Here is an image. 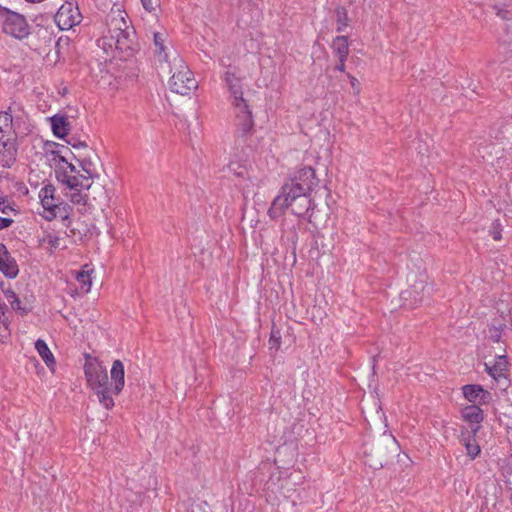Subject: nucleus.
Segmentation results:
<instances>
[{
	"label": "nucleus",
	"mask_w": 512,
	"mask_h": 512,
	"mask_svg": "<svg viewBox=\"0 0 512 512\" xmlns=\"http://www.w3.org/2000/svg\"><path fill=\"white\" fill-rule=\"evenodd\" d=\"M227 169L229 170V172H231L233 175H235L238 178L244 179V178L248 177V174H249L248 166L245 161L244 162L231 161L227 165Z\"/></svg>",
	"instance_id": "obj_27"
},
{
	"label": "nucleus",
	"mask_w": 512,
	"mask_h": 512,
	"mask_svg": "<svg viewBox=\"0 0 512 512\" xmlns=\"http://www.w3.org/2000/svg\"><path fill=\"white\" fill-rule=\"evenodd\" d=\"M489 337L493 342H499L501 339V331L498 328L493 327L490 329Z\"/></svg>",
	"instance_id": "obj_36"
},
{
	"label": "nucleus",
	"mask_w": 512,
	"mask_h": 512,
	"mask_svg": "<svg viewBox=\"0 0 512 512\" xmlns=\"http://www.w3.org/2000/svg\"><path fill=\"white\" fill-rule=\"evenodd\" d=\"M236 109V121L239 128H252L253 119L252 114L248 110V106L244 99H240L234 102Z\"/></svg>",
	"instance_id": "obj_17"
},
{
	"label": "nucleus",
	"mask_w": 512,
	"mask_h": 512,
	"mask_svg": "<svg viewBox=\"0 0 512 512\" xmlns=\"http://www.w3.org/2000/svg\"><path fill=\"white\" fill-rule=\"evenodd\" d=\"M13 222L12 218L0 217V230L10 227Z\"/></svg>",
	"instance_id": "obj_37"
},
{
	"label": "nucleus",
	"mask_w": 512,
	"mask_h": 512,
	"mask_svg": "<svg viewBox=\"0 0 512 512\" xmlns=\"http://www.w3.org/2000/svg\"><path fill=\"white\" fill-rule=\"evenodd\" d=\"M77 281L81 284L84 292H89L92 284L91 276L88 271H80L76 276Z\"/></svg>",
	"instance_id": "obj_31"
},
{
	"label": "nucleus",
	"mask_w": 512,
	"mask_h": 512,
	"mask_svg": "<svg viewBox=\"0 0 512 512\" xmlns=\"http://www.w3.org/2000/svg\"><path fill=\"white\" fill-rule=\"evenodd\" d=\"M348 78L350 80L352 88L355 89L357 93H359V87H358L359 86V82H358V80L354 76H352L350 74H348Z\"/></svg>",
	"instance_id": "obj_39"
},
{
	"label": "nucleus",
	"mask_w": 512,
	"mask_h": 512,
	"mask_svg": "<svg viewBox=\"0 0 512 512\" xmlns=\"http://www.w3.org/2000/svg\"><path fill=\"white\" fill-rule=\"evenodd\" d=\"M113 392L115 395L121 393L125 385V371L124 365L121 360L117 359L113 362L110 371Z\"/></svg>",
	"instance_id": "obj_16"
},
{
	"label": "nucleus",
	"mask_w": 512,
	"mask_h": 512,
	"mask_svg": "<svg viewBox=\"0 0 512 512\" xmlns=\"http://www.w3.org/2000/svg\"><path fill=\"white\" fill-rule=\"evenodd\" d=\"M507 357L505 355L497 356L494 364L490 365L485 363V371L498 383H502L505 387H508L509 380L505 374L507 370Z\"/></svg>",
	"instance_id": "obj_14"
},
{
	"label": "nucleus",
	"mask_w": 512,
	"mask_h": 512,
	"mask_svg": "<svg viewBox=\"0 0 512 512\" xmlns=\"http://www.w3.org/2000/svg\"><path fill=\"white\" fill-rule=\"evenodd\" d=\"M46 120L50 122L51 128H68L70 126L65 114L58 113L52 117H47Z\"/></svg>",
	"instance_id": "obj_29"
},
{
	"label": "nucleus",
	"mask_w": 512,
	"mask_h": 512,
	"mask_svg": "<svg viewBox=\"0 0 512 512\" xmlns=\"http://www.w3.org/2000/svg\"><path fill=\"white\" fill-rule=\"evenodd\" d=\"M16 130H0V165L10 168L16 162Z\"/></svg>",
	"instance_id": "obj_8"
},
{
	"label": "nucleus",
	"mask_w": 512,
	"mask_h": 512,
	"mask_svg": "<svg viewBox=\"0 0 512 512\" xmlns=\"http://www.w3.org/2000/svg\"><path fill=\"white\" fill-rule=\"evenodd\" d=\"M336 15V23H337V32H343L345 28L349 25V17L348 12L345 7L338 6L335 9Z\"/></svg>",
	"instance_id": "obj_28"
},
{
	"label": "nucleus",
	"mask_w": 512,
	"mask_h": 512,
	"mask_svg": "<svg viewBox=\"0 0 512 512\" xmlns=\"http://www.w3.org/2000/svg\"><path fill=\"white\" fill-rule=\"evenodd\" d=\"M51 145L54 146L55 148H58L60 146L59 144L54 143V142Z\"/></svg>",
	"instance_id": "obj_43"
},
{
	"label": "nucleus",
	"mask_w": 512,
	"mask_h": 512,
	"mask_svg": "<svg viewBox=\"0 0 512 512\" xmlns=\"http://www.w3.org/2000/svg\"><path fill=\"white\" fill-rule=\"evenodd\" d=\"M297 239H298V234L295 230H293L291 232V243L293 245V249H295V247H296Z\"/></svg>",
	"instance_id": "obj_42"
},
{
	"label": "nucleus",
	"mask_w": 512,
	"mask_h": 512,
	"mask_svg": "<svg viewBox=\"0 0 512 512\" xmlns=\"http://www.w3.org/2000/svg\"><path fill=\"white\" fill-rule=\"evenodd\" d=\"M310 194L311 193H297L296 191H280L272 201L267 214L270 219L276 220L290 208L294 215L303 217L314 208Z\"/></svg>",
	"instance_id": "obj_2"
},
{
	"label": "nucleus",
	"mask_w": 512,
	"mask_h": 512,
	"mask_svg": "<svg viewBox=\"0 0 512 512\" xmlns=\"http://www.w3.org/2000/svg\"><path fill=\"white\" fill-rule=\"evenodd\" d=\"M13 123V117L8 111L0 112V128H6Z\"/></svg>",
	"instance_id": "obj_34"
},
{
	"label": "nucleus",
	"mask_w": 512,
	"mask_h": 512,
	"mask_svg": "<svg viewBox=\"0 0 512 512\" xmlns=\"http://www.w3.org/2000/svg\"><path fill=\"white\" fill-rule=\"evenodd\" d=\"M170 73L172 76L169 80V85L172 92L180 95H187L198 86L193 73L189 70L184 60L175 55L172 62L169 63Z\"/></svg>",
	"instance_id": "obj_5"
},
{
	"label": "nucleus",
	"mask_w": 512,
	"mask_h": 512,
	"mask_svg": "<svg viewBox=\"0 0 512 512\" xmlns=\"http://www.w3.org/2000/svg\"><path fill=\"white\" fill-rule=\"evenodd\" d=\"M0 21L4 33L17 39H22L29 34V26L24 16L13 12L0 5Z\"/></svg>",
	"instance_id": "obj_7"
},
{
	"label": "nucleus",
	"mask_w": 512,
	"mask_h": 512,
	"mask_svg": "<svg viewBox=\"0 0 512 512\" xmlns=\"http://www.w3.org/2000/svg\"><path fill=\"white\" fill-rule=\"evenodd\" d=\"M461 415L463 420L470 424V430H468V432L477 434L484 420V412L480 406L476 404L468 405L461 410Z\"/></svg>",
	"instance_id": "obj_13"
},
{
	"label": "nucleus",
	"mask_w": 512,
	"mask_h": 512,
	"mask_svg": "<svg viewBox=\"0 0 512 512\" xmlns=\"http://www.w3.org/2000/svg\"><path fill=\"white\" fill-rule=\"evenodd\" d=\"M84 374L87 384L92 390L108 384L107 370L89 354H85Z\"/></svg>",
	"instance_id": "obj_9"
},
{
	"label": "nucleus",
	"mask_w": 512,
	"mask_h": 512,
	"mask_svg": "<svg viewBox=\"0 0 512 512\" xmlns=\"http://www.w3.org/2000/svg\"><path fill=\"white\" fill-rule=\"evenodd\" d=\"M4 295L12 309L18 312L20 315H27L31 311V307L22 306L21 300L12 289H7L4 291Z\"/></svg>",
	"instance_id": "obj_24"
},
{
	"label": "nucleus",
	"mask_w": 512,
	"mask_h": 512,
	"mask_svg": "<svg viewBox=\"0 0 512 512\" xmlns=\"http://www.w3.org/2000/svg\"><path fill=\"white\" fill-rule=\"evenodd\" d=\"M0 210L4 214L8 213L9 210H13L11 206L5 205L4 197H0Z\"/></svg>",
	"instance_id": "obj_38"
},
{
	"label": "nucleus",
	"mask_w": 512,
	"mask_h": 512,
	"mask_svg": "<svg viewBox=\"0 0 512 512\" xmlns=\"http://www.w3.org/2000/svg\"><path fill=\"white\" fill-rule=\"evenodd\" d=\"M141 2H142L143 7H144L147 11H152V10H154V5H153V1H152V0H141Z\"/></svg>",
	"instance_id": "obj_40"
},
{
	"label": "nucleus",
	"mask_w": 512,
	"mask_h": 512,
	"mask_svg": "<svg viewBox=\"0 0 512 512\" xmlns=\"http://www.w3.org/2000/svg\"><path fill=\"white\" fill-rule=\"evenodd\" d=\"M106 34L103 36L104 44L114 47L130 57L137 50L135 29L126 20V12L114 4L105 17Z\"/></svg>",
	"instance_id": "obj_1"
},
{
	"label": "nucleus",
	"mask_w": 512,
	"mask_h": 512,
	"mask_svg": "<svg viewBox=\"0 0 512 512\" xmlns=\"http://www.w3.org/2000/svg\"><path fill=\"white\" fill-rule=\"evenodd\" d=\"M224 81L234 97V102L243 99L241 79L236 75L235 71L227 70L224 74Z\"/></svg>",
	"instance_id": "obj_19"
},
{
	"label": "nucleus",
	"mask_w": 512,
	"mask_h": 512,
	"mask_svg": "<svg viewBox=\"0 0 512 512\" xmlns=\"http://www.w3.org/2000/svg\"><path fill=\"white\" fill-rule=\"evenodd\" d=\"M311 218H312V214L309 215V218H308L309 222H312Z\"/></svg>",
	"instance_id": "obj_44"
},
{
	"label": "nucleus",
	"mask_w": 512,
	"mask_h": 512,
	"mask_svg": "<svg viewBox=\"0 0 512 512\" xmlns=\"http://www.w3.org/2000/svg\"><path fill=\"white\" fill-rule=\"evenodd\" d=\"M80 167L82 171L80 175L81 181H83V183L87 181V184L90 188L92 185V180L99 177L96 166L91 159L84 158L80 161Z\"/></svg>",
	"instance_id": "obj_20"
},
{
	"label": "nucleus",
	"mask_w": 512,
	"mask_h": 512,
	"mask_svg": "<svg viewBox=\"0 0 512 512\" xmlns=\"http://www.w3.org/2000/svg\"><path fill=\"white\" fill-rule=\"evenodd\" d=\"M55 192L56 189L51 184L42 187L39 192L41 205L44 209L43 218L47 221L60 219L63 225L69 228L71 225L70 216L73 212V207L55 198Z\"/></svg>",
	"instance_id": "obj_3"
},
{
	"label": "nucleus",
	"mask_w": 512,
	"mask_h": 512,
	"mask_svg": "<svg viewBox=\"0 0 512 512\" xmlns=\"http://www.w3.org/2000/svg\"><path fill=\"white\" fill-rule=\"evenodd\" d=\"M433 288L424 280L415 281L407 290L401 293V297L409 307L413 308L429 299Z\"/></svg>",
	"instance_id": "obj_10"
},
{
	"label": "nucleus",
	"mask_w": 512,
	"mask_h": 512,
	"mask_svg": "<svg viewBox=\"0 0 512 512\" xmlns=\"http://www.w3.org/2000/svg\"><path fill=\"white\" fill-rule=\"evenodd\" d=\"M80 12L73 3H64L55 14V22L61 30H69L80 23Z\"/></svg>",
	"instance_id": "obj_11"
},
{
	"label": "nucleus",
	"mask_w": 512,
	"mask_h": 512,
	"mask_svg": "<svg viewBox=\"0 0 512 512\" xmlns=\"http://www.w3.org/2000/svg\"><path fill=\"white\" fill-rule=\"evenodd\" d=\"M464 397L471 403L479 405L488 404L492 400V394L478 384H467L462 387Z\"/></svg>",
	"instance_id": "obj_15"
},
{
	"label": "nucleus",
	"mask_w": 512,
	"mask_h": 512,
	"mask_svg": "<svg viewBox=\"0 0 512 512\" xmlns=\"http://www.w3.org/2000/svg\"><path fill=\"white\" fill-rule=\"evenodd\" d=\"M332 49L338 60H343L349 55V44L347 36H337L332 42Z\"/></svg>",
	"instance_id": "obj_23"
},
{
	"label": "nucleus",
	"mask_w": 512,
	"mask_h": 512,
	"mask_svg": "<svg viewBox=\"0 0 512 512\" xmlns=\"http://www.w3.org/2000/svg\"><path fill=\"white\" fill-rule=\"evenodd\" d=\"M40 244H47L51 249H57L60 245V237L52 232H47L40 240Z\"/></svg>",
	"instance_id": "obj_32"
},
{
	"label": "nucleus",
	"mask_w": 512,
	"mask_h": 512,
	"mask_svg": "<svg viewBox=\"0 0 512 512\" xmlns=\"http://www.w3.org/2000/svg\"><path fill=\"white\" fill-rule=\"evenodd\" d=\"M0 272L9 279H14L19 274L17 261L2 242H0Z\"/></svg>",
	"instance_id": "obj_12"
},
{
	"label": "nucleus",
	"mask_w": 512,
	"mask_h": 512,
	"mask_svg": "<svg viewBox=\"0 0 512 512\" xmlns=\"http://www.w3.org/2000/svg\"><path fill=\"white\" fill-rule=\"evenodd\" d=\"M502 225L500 224L499 220H495L491 224L490 228V235L492 238L496 241H499L502 239Z\"/></svg>",
	"instance_id": "obj_33"
},
{
	"label": "nucleus",
	"mask_w": 512,
	"mask_h": 512,
	"mask_svg": "<svg viewBox=\"0 0 512 512\" xmlns=\"http://www.w3.org/2000/svg\"><path fill=\"white\" fill-rule=\"evenodd\" d=\"M57 138L63 139L66 143L73 148H85L87 143L84 140H80L76 136L70 135V130H52Z\"/></svg>",
	"instance_id": "obj_26"
},
{
	"label": "nucleus",
	"mask_w": 512,
	"mask_h": 512,
	"mask_svg": "<svg viewBox=\"0 0 512 512\" xmlns=\"http://www.w3.org/2000/svg\"><path fill=\"white\" fill-rule=\"evenodd\" d=\"M347 58H343V60H339V63L335 66V70L344 72L345 71V61Z\"/></svg>",
	"instance_id": "obj_41"
},
{
	"label": "nucleus",
	"mask_w": 512,
	"mask_h": 512,
	"mask_svg": "<svg viewBox=\"0 0 512 512\" xmlns=\"http://www.w3.org/2000/svg\"><path fill=\"white\" fill-rule=\"evenodd\" d=\"M93 391L96 393L99 402L106 409H111L114 406V400L112 398V394H114L113 386L110 388L107 384L104 387L96 388Z\"/></svg>",
	"instance_id": "obj_25"
},
{
	"label": "nucleus",
	"mask_w": 512,
	"mask_h": 512,
	"mask_svg": "<svg viewBox=\"0 0 512 512\" xmlns=\"http://www.w3.org/2000/svg\"><path fill=\"white\" fill-rule=\"evenodd\" d=\"M154 46H155V54L158 57L160 62H169V55L166 52L167 46L165 45L167 41V35L164 33L156 32L154 33Z\"/></svg>",
	"instance_id": "obj_21"
},
{
	"label": "nucleus",
	"mask_w": 512,
	"mask_h": 512,
	"mask_svg": "<svg viewBox=\"0 0 512 512\" xmlns=\"http://www.w3.org/2000/svg\"><path fill=\"white\" fill-rule=\"evenodd\" d=\"M61 150H52L51 162L55 166V176L58 181L66 185L69 189L81 190L89 189L87 181H81L80 170L76 166L68 162L67 159L61 155Z\"/></svg>",
	"instance_id": "obj_4"
},
{
	"label": "nucleus",
	"mask_w": 512,
	"mask_h": 512,
	"mask_svg": "<svg viewBox=\"0 0 512 512\" xmlns=\"http://www.w3.org/2000/svg\"><path fill=\"white\" fill-rule=\"evenodd\" d=\"M269 345L270 349L275 350H278L281 345V331L275 324H273L271 328Z\"/></svg>",
	"instance_id": "obj_30"
},
{
	"label": "nucleus",
	"mask_w": 512,
	"mask_h": 512,
	"mask_svg": "<svg viewBox=\"0 0 512 512\" xmlns=\"http://www.w3.org/2000/svg\"><path fill=\"white\" fill-rule=\"evenodd\" d=\"M493 9L495 10L496 15L499 18H501L503 20H510V19H512V15H511V13L507 9H504V8L498 6V5H495L493 7Z\"/></svg>",
	"instance_id": "obj_35"
},
{
	"label": "nucleus",
	"mask_w": 512,
	"mask_h": 512,
	"mask_svg": "<svg viewBox=\"0 0 512 512\" xmlns=\"http://www.w3.org/2000/svg\"><path fill=\"white\" fill-rule=\"evenodd\" d=\"M319 180L316 177L315 170L310 166H305L297 171L285 182L280 191H296L297 193H311L318 186Z\"/></svg>",
	"instance_id": "obj_6"
},
{
	"label": "nucleus",
	"mask_w": 512,
	"mask_h": 512,
	"mask_svg": "<svg viewBox=\"0 0 512 512\" xmlns=\"http://www.w3.org/2000/svg\"><path fill=\"white\" fill-rule=\"evenodd\" d=\"M35 349L38 352L39 356L44 361V363L47 365V367L52 369L55 366L56 361H55L53 353L49 349L46 342L42 339L36 340Z\"/></svg>",
	"instance_id": "obj_22"
},
{
	"label": "nucleus",
	"mask_w": 512,
	"mask_h": 512,
	"mask_svg": "<svg viewBox=\"0 0 512 512\" xmlns=\"http://www.w3.org/2000/svg\"><path fill=\"white\" fill-rule=\"evenodd\" d=\"M476 435L472 432H468L467 428L461 430L460 442L466 448V454L472 460H474L481 452L479 444L476 442Z\"/></svg>",
	"instance_id": "obj_18"
}]
</instances>
